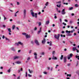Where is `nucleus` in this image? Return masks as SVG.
Returning a JSON list of instances; mask_svg holds the SVG:
<instances>
[{
  "label": "nucleus",
  "mask_w": 79,
  "mask_h": 79,
  "mask_svg": "<svg viewBox=\"0 0 79 79\" xmlns=\"http://www.w3.org/2000/svg\"><path fill=\"white\" fill-rule=\"evenodd\" d=\"M19 44L21 45H23V43H22L21 41H19L18 43H16L15 44V46H16V45H17V46H18Z\"/></svg>",
  "instance_id": "obj_1"
},
{
  "label": "nucleus",
  "mask_w": 79,
  "mask_h": 79,
  "mask_svg": "<svg viewBox=\"0 0 79 79\" xmlns=\"http://www.w3.org/2000/svg\"><path fill=\"white\" fill-rule=\"evenodd\" d=\"M60 34H58L57 36L56 35H55L54 37L56 39H57L58 40H59V37H60Z\"/></svg>",
  "instance_id": "obj_2"
},
{
  "label": "nucleus",
  "mask_w": 79,
  "mask_h": 79,
  "mask_svg": "<svg viewBox=\"0 0 79 79\" xmlns=\"http://www.w3.org/2000/svg\"><path fill=\"white\" fill-rule=\"evenodd\" d=\"M71 57H73L72 53L70 54L69 55H68L67 56V58L68 60H70V59L71 58Z\"/></svg>",
  "instance_id": "obj_3"
},
{
  "label": "nucleus",
  "mask_w": 79,
  "mask_h": 79,
  "mask_svg": "<svg viewBox=\"0 0 79 79\" xmlns=\"http://www.w3.org/2000/svg\"><path fill=\"white\" fill-rule=\"evenodd\" d=\"M26 9H24L23 10V18L25 19L26 18Z\"/></svg>",
  "instance_id": "obj_4"
},
{
  "label": "nucleus",
  "mask_w": 79,
  "mask_h": 79,
  "mask_svg": "<svg viewBox=\"0 0 79 79\" xmlns=\"http://www.w3.org/2000/svg\"><path fill=\"white\" fill-rule=\"evenodd\" d=\"M31 15L32 16V17H35V15H34V12H33V10H31Z\"/></svg>",
  "instance_id": "obj_5"
},
{
  "label": "nucleus",
  "mask_w": 79,
  "mask_h": 79,
  "mask_svg": "<svg viewBox=\"0 0 79 79\" xmlns=\"http://www.w3.org/2000/svg\"><path fill=\"white\" fill-rule=\"evenodd\" d=\"M34 42L36 44V45H40V44H39V41L37 40H35Z\"/></svg>",
  "instance_id": "obj_6"
},
{
  "label": "nucleus",
  "mask_w": 79,
  "mask_h": 79,
  "mask_svg": "<svg viewBox=\"0 0 79 79\" xmlns=\"http://www.w3.org/2000/svg\"><path fill=\"white\" fill-rule=\"evenodd\" d=\"M63 61L64 63H66V61H67V58L66 57V56H65L64 57Z\"/></svg>",
  "instance_id": "obj_7"
},
{
  "label": "nucleus",
  "mask_w": 79,
  "mask_h": 79,
  "mask_svg": "<svg viewBox=\"0 0 79 79\" xmlns=\"http://www.w3.org/2000/svg\"><path fill=\"white\" fill-rule=\"evenodd\" d=\"M66 14V12H65V8L62 10L61 11L62 15H65Z\"/></svg>",
  "instance_id": "obj_8"
},
{
  "label": "nucleus",
  "mask_w": 79,
  "mask_h": 79,
  "mask_svg": "<svg viewBox=\"0 0 79 79\" xmlns=\"http://www.w3.org/2000/svg\"><path fill=\"white\" fill-rule=\"evenodd\" d=\"M52 60H56L57 59V57L56 56H55L54 55H52Z\"/></svg>",
  "instance_id": "obj_9"
},
{
  "label": "nucleus",
  "mask_w": 79,
  "mask_h": 79,
  "mask_svg": "<svg viewBox=\"0 0 79 79\" xmlns=\"http://www.w3.org/2000/svg\"><path fill=\"white\" fill-rule=\"evenodd\" d=\"M13 60H16V59H18V58H19V56H15L13 57Z\"/></svg>",
  "instance_id": "obj_10"
},
{
  "label": "nucleus",
  "mask_w": 79,
  "mask_h": 79,
  "mask_svg": "<svg viewBox=\"0 0 79 79\" xmlns=\"http://www.w3.org/2000/svg\"><path fill=\"white\" fill-rule=\"evenodd\" d=\"M26 39H29V38H31V35H28L27 34V36H26Z\"/></svg>",
  "instance_id": "obj_11"
},
{
  "label": "nucleus",
  "mask_w": 79,
  "mask_h": 79,
  "mask_svg": "<svg viewBox=\"0 0 79 79\" xmlns=\"http://www.w3.org/2000/svg\"><path fill=\"white\" fill-rule=\"evenodd\" d=\"M45 38H44L43 40L42 41V43L44 44L45 43Z\"/></svg>",
  "instance_id": "obj_12"
},
{
  "label": "nucleus",
  "mask_w": 79,
  "mask_h": 79,
  "mask_svg": "<svg viewBox=\"0 0 79 79\" xmlns=\"http://www.w3.org/2000/svg\"><path fill=\"white\" fill-rule=\"evenodd\" d=\"M7 29L9 32H11V28H7Z\"/></svg>",
  "instance_id": "obj_13"
},
{
  "label": "nucleus",
  "mask_w": 79,
  "mask_h": 79,
  "mask_svg": "<svg viewBox=\"0 0 79 79\" xmlns=\"http://www.w3.org/2000/svg\"><path fill=\"white\" fill-rule=\"evenodd\" d=\"M72 50L73 51H75V50H77V48L76 47H73Z\"/></svg>",
  "instance_id": "obj_14"
},
{
  "label": "nucleus",
  "mask_w": 79,
  "mask_h": 79,
  "mask_svg": "<svg viewBox=\"0 0 79 79\" xmlns=\"http://www.w3.org/2000/svg\"><path fill=\"white\" fill-rule=\"evenodd\" d=\"M0 26L1 27H4V28H5V27H6V26L5 25H0Z\"/></svg>",
  "instance_id": "obj_15"
},
{
  "label": "nucleus",
  "mask_w": 79,
  "mask_h": 79,
  "mask_svg": "<svg viewBox=\"0 0 79 79\" xmlns=\"http://www.w3.org/2000/svg\"><path fill=\"white\" fill-rule=\"evenodd\" d=\"M22 35H25L26 37L27 34V33H26L23 32L22 33Z\"/></svg>",
  "instance_id": "obj_16"
},
{
  "label": "nucleus",
  "mask_w": 79,
  "mask_h": 79,
  "mask_svg": "<svg viewBox=\"0 0 79 79\" xmlns=\"http://www.w3.org/2000/svg\"><path fill=\"white\" fill-rule=\"evenodd\" d=\"M15 63H17V64H21V62L19 61H16Z\"/></svg>",
  "instance_id": "obj_17"
},
{
  "label": "nucleus",
  "mask_w": 79,
  "mask_h": 79,
  "mask_svg": "<svg viewBox=\"0 0 79 79\" xmlns=\"http://www.w3.org/2000/svg\"><path fill=\"white\" fill-rule=\"evenodd\" d=\"M65 32H66V33H68V34H70V33H71V31L66 30L65 31Z\"/></svg>",
  "instance_id": "obj_18"
},
{
  "label": "nucleus",
  "mask_w": 79,
  "mask_h": 79,
  "mask_svg": "<svg viewBox=\"0 0 79 79\" xmlns=\"http://www.w3.org/2000/svg\"><path fill=\"white\" fill-rule=\"evenodd\" d=\"M34 15L35 18H37V13H35L34 14Z\"/></svg>",
  "instance_id": "obj_19"
},
{
  "label": "nucleus",
  "mask_w": 79,
  "mask_h": 79,
  "mask_svg": "<svg viewBox=\"0 0 79 79\" xmlns=\"http://www.w3.org/2000/svg\"><path fill=\"white\" fill-rule=\"evenodd\" d=\"M73 7H69V10H73Z\"/></svg>",
  "instance_id": "obj_20"
},
{
  "label": "nucleus",
  "mask_w": 79,
  "mask_h": 79,
  "mask_svg": "<svg viewBox=\"0 0 79 79\" xmlns=\"http://www.w3.org/2000/svg\"><path fill=\"white\" fill-rule=\"evenodd\" d=\"M28 71H29V73H33V71L32 70L30 71V69H28Z\"/></svg>",
  "instance_id": "obj_21"
},
{
  "label": "nucleus",
  "mask_w": 79,
  "mask_h": 79,
  "mask_svg": "<svg viewBox=\"0 0 79 79\" xmlns=\"http://www.w3.org/2000/svg\"><path fill=\"white\" fill-rule=\"evenodd\" d=\"M75 58H76L78 60H79V56H75Z\"/></svg>",
  "instance_id": "obj_22"
},
{
  "label": "nucleus",
  "mask_w": 79,
  "mask_h": 79,
  "mask_svg": "<svg viewBox=\"0 0 79 79\" xmlns=\"http://www.w3.org/2000/svg\"><path fill=\"white\" fill-rule=\"evenodd\" d=\"M49 23H50V21H49V20H48V21H47L46 22V24H48Z\"/></svg>",
  "instance_id": "obj_23"
},
{
  "label": "nucleus",
  "mask_w": 79,
  "mask_h": 79,
  "mask_svg": "<svg viewBox=\"0 0 79 79\" xmlns=\"http://www.w3.org/2000/svg\"><path fill=\"white\" fill-rule=\"evenodd\" d=\"M56 6H57L58 8H60V7H61V4H59V5L57 4L56 5Z\"/></svg>",
  "instance_id": "obj_24"
},
{
  "label": "nucleus",
  "mask_w": 79,
  "mask_h": 79,
  "mask_svg": "<svg viewBox=\"0 0 79 79\" xmlns=\"http://www.w3.org/2000/svg\"><path fill=\"white\" fill-rule=\"evenodd\" d=\"M63 55H61L60 57V60H63Z\"/></svg>",
  "instance_id": "obj_25"
},
{
  "label": "nucleus",
  "mask_w": 79,
  "mask_h": 79,
  "mask_svg": "<svg viewBox=\"0 0 79 79\" xmlns=\"http://www.w3.org/2000/svg\"><path fill=\"white\" fill-rule=\"evenodd\" d=\"M11 67H10V69L8 70L7 72L8 73H10V72H11Z\"/></svg>",
  "instance_id": "obj_26"
},
{
  "label": "nucleus",
  "mask_w": 79,
  "mask_h": 79,
  "mask_svg": "<svg viewBox=\"0 0 79 79\" xmlns=\"http://www.w3.org/2000/svg\"><path fill=\"white\" fill-rule=\"evenodd\" d=\"M11 50H12V51H14V52H15V48H11Z\"/></svg>",
  "instance_id": "obj_27"
},
{
  "label": "nucleus",
  "mask_w": 79,
  "mask_h": 79,
  "mask_svg": "<svg viewBox=\"0 0 79 79\" xmlns=\"http://www.w3.org/2000/svg\"><path fill=\"white\" fill-rule=\"evenodd\" d=\"M25 77H27V71L26 72Z\"/></svg>",
  "instance_id": "obj_28"
},
{
  "label": "nucleus",
  "mask_w": 79,
  "mask_h": 79,
  "mask_svg": "<svg viewBox=\"0 0 79 79\" xmlns=\"http://www.w3.org/2000/svg\"><path fill=\"white\" fill-rule=\"evenodd\" d=\"M5 39H6V40H8L9 42H10V39H9L8 38L6 37Z\"/></svg>",
  "instance_id": "obj_29"
},
{
  "label": "nucleus",
  "mask_w": 79,
  "mask_h": 79,
  "mask_svg": "<svg viewBox=\"0 0 79 79\" xmlns=\"http://www.w3.org/2000/svg\"><path fill=\"white\" fill-rule=\"evenodd\" d=\"M42 24V23H41V22H39V26H40Z\"/></svg>",
  "instance_id": "obj_30"
},
{
  "label": "nucleus",
  "mask_w": 79,
  "mask_h": 79,
  "mask_svg": "<svg viewBox=\"0 0 79 79\" xmlns=\"http://www.w3.org/2000/svg\"><path fill=\"white\" fill-rule=\"evenodd\" d=\"M48 2H47L45 4V6H48Z\"/></svg>",
  "instance_id": "obj_31"
},
{
  "label": "nucleus",
  "mask_w": 79,
  "mask_h": 79,
  "mask_svg": "<svg viewBox=\"0 0 79 79\" xmlns=\"http://www.w3.org/2000/svg\"><path fill=\"white\" fill-rule=\"evenodd\" d=\"M72 35L69 34V33H68L67 36H71Z\"/></svg>",
  "instance_id": "obj_32"
},
{
  "label": "nucleus",
  "mask_w": 79,
  "mask_h": 79,
  "mask_svg": "<svg viewBox=\"0 0 79 79\" xmlns=\"http://www.w3.org/2000/svg\"><path fill=\"white\" fill-rule=\"evenodd\" d=\"M15 25H13L12 27V29L13 30V29H15Z\"/></svg>",
  "instance_id": "obj_33"
},
{
  "label": "nucleus",
  "mask_w": 79,
  "mask_h": 79,
  "mask_svg": "<svg viewBox=\"0 0 79 79\" xmlns=\"http://www.w3.org/2000/svg\"><path fill=\"white\" fill-rule=\"evenodd\" d=\"M44 54L45 53L44 52H43L42 53H41V55H44Z\"/></svg>",
  "instance_id": "obj_34"
},
{
  "label": "nucleus",
  "mask_w": 79,
  "mask_h": 79,
  "mask_svg": "<svg viewBox=\"0 0 79 79\" xmlns=\"http://www.w3.org/2000/svg\"><path fill=\"white\" fill-rule=\"evenodd\" d=\"M31 44H32V45H34V42L33 41H31Z\"/></svg>",
  "instance_id": "obj_35"
},
{
  "label": "nucleus",
  "mask_w": 79,
  "mask_h": 79,
  "mask_svg": "<svg viewBox=\"0 0 79 79\" xmlns=\"http://www.w3.org/2000/svg\"><path fill=\"white\" fill-rule=\"evenodd\" d=\"M52 41H50V44H49L50 46H52Z\"/></svg>",
  "instance_id": "obj_36"
},
{
  "label": "nucleus",
  "mask_w": 79,
  "mask_h": 79,
  "mask_svg": "<svg viewBox=\"0 0 79 79\" xmlns=\"http://www.w3.org/2000/svg\"><path fill=\"white\" fill-rule=\"evenodd\" d=\"M63 4H64V5H68V3L64 2V3H63Z\"/></svg>",
  "instance_id": "obj_37"
},
{
  "label": "nucleus",
  "mask_w": 79,
  "mask_h": 79,
  "mask_svg": "<svg viewBox=\"0 0 79 79\" xmlns=\"http://www.w3.org/2000/svg\"><path fill=\"white\" fill-rule=\"evenodd\" d=\"M28 77H32V75H30V74H28Z\"/></svg>",
  "instance_id": "obj_38"
},
{
  "label": "nucleus",
  "mask_w": 79,
  "mask_h": 79,
  "mask_svg": "<svg viewBox=\"0 0 79 79\" xmlns=\"http://www.w3.org/2000/svg\"><path fill=\"white\" fill-rule=\"evenodd\" d=\"M79 64V61H77V64L76 65V66H77Z\"/></svg>",
  "instance_id": "obj_39"
},
{
  "label": "nucleus",
  "mask_w": 79,
  "mask_h": 79,
  "mask_svg": "<svg viewBox=\"0 0 79 79\" xmlns=\"http://www.w3.org/2000/svg\"><path fill=\"white\" fill-rule=\"evenodd\" d=\"M75 7H78V4H76L75 5Z\"/></svg>",
  "instance_id": "obj_40"
},
{
  "label": "nucleus",
  "mask_w": 79,
  "mask_h": 79,
  "mask_svg": "<svg viewBox=\"0 0 79 79\" xmlns=\"http://www.w3.org/2000/svg\"><path fill=\"white\" fill-rule=\"evenodd\" d=\"M34 55H35V56H37V53L36 52H34Z\"/></svg>",
  "instance_id": "obj_41"
},
{
  "label": "nucleus",
  "mask_w": 79,
  "mask_h": 79,
  "mask_svg": "<svg viewBox=\"0 0 79 79\" xmlns=\"http://www.w3.org/2000/svg\"><path fill=\"white\" fill-rule=\"evenodd\" d=\"M43 73L44 74H47V72H46L44 71L43 72Z\"/></svg>",
  "instance_id": "obj_42"
},
{
  "label": "nucleus",
  "mask_w": 79,
  "mask_h": 79,
  "mask_svg": "<svg viewBox=\"0 0 79 79\" xmlns=\"http://www.w3.org/2000/svg\"><path fill=\"white\" fill-rule=\"evenodd\" d=\"M71 13H69L68 14V15H69V17H70V16H71Z\"/></svg>",
  "instance_id": "obj_43"
},
{
  "label": "nucleus",
  "mask_w": 79,
  "mask_h": 79,
  "mask_svg": "<svg viewBox=\"0 0 79 79\" xmlns=\"http://www.w3.org/2000/svg\"><path fill=\"white\" fill-rule=\"evenodd\" d=\"M40 32H41V31H39L37 32V34H40Z\"/></svg>",
  "instance_id": "obj_44"
},
{
  "label": "nucleus",
  "mask_w": 79,
  "mask_h": 79,
  "mask_svg": "<svg viewBox=\"0 0 79 79\" xmlns=\"http://www.w3.org/2000/svg\"><path fill=\"white\" fill-rule=\"evenodd\" d=\"M55 51H53L52 53V55H55Z\"/></svg>",
  "instance_id": "obj_45"
},
{
  "label": "nucleus",
  "mask_w": 79,
  "mask_h": 79,
  "mask_svg": "<svg viewBox=\"0 0 79 79\" xmlns=\"http://www.w3.org/2000/svg\"><path fill=\"white\" fill-rule=\"evenodd\" d=\"M35 58L36 60H37V56H35Z\"/></svg>",
  "instance_id": "obj_46"
},
{
  "label": "nucleus",
  "mask_w": 79,
  "mask_h": 79,
  "mask_svg": "<svg viewBox=\"0 0 79 79\" xmlns=\"http://www.w3.org/2000/svg\"><path fill=\"white\" fill-rule=\"evenodd\" d=\"M62 24L64 25V26H66V23H64V22H63L62 23Z\"/></svg>",
  "instance_id": "obj_47"
},
{
  "label": "nucleus",
  "mask_w": 79,
  "mask_h": 79,
  "mask_svg": "<svg viewBox=\"0 0 79 79\" xmlns=\"http://www.w3.org/2000/svg\"><path fill=\"white\" fill-rule=\"evenodd\" d=\"M73 23V22L72 20H70L69 22L70 24H72V23Z\"/></svg>",
  "instance_id": "obj_48"
},
{
  "label": "nucleus",
  "mask_w": 79,
  "mask_h": 79,
  "mask_svg": "<svg viewBox=\"0 0 79 79\" xmlns=\"http://www.w3.org/2000/svg\"><path fill=\"white\" fill-rule=\"evenodd\" d=\"M37 29V27H35V28L34 29V31H36Z\"/></svg>",
  "instance_id": "obj_49"
},
{
  "label": "nucleus",
  "mask_w": 79,
  "mask_h": 79,
  "mask_svg": "<svg viewBox=\"0 0 79 79\" xmlns=\"http://www.w3.org/2000/svg\"><path fill=\"white\" fill-rule=\"evenodd\" d=\"M4 20H6V19H7L6 17H5V15H4Z\"/></svg>",
  "instance_id": "obj_50"
},
{
  "label": "nucleus",
  "mask_w": 79,
  "mask_h": 79,
  "mask_svg": "<svg viewBox=\"0 0 79 79\" xmlns=\"http://www.w3.org/2000/svg\"><path fill=\"white\" fill-rule=\"evenodd\" d=\"M5 35H3V36H2V38L3 39H5Z\"/></svg>",
  "instance_id": "obj_51"
},
{
  "label": "nucleus",
  "mask_w": 79,
  "mask_h": 79,
  "mask_svg": "<svg viewBox=\"0 0 79 79\" xmlns=\"http://www.w3.org/2000/svg\"><path fill=\"white\" fill-rule=\"evenodd\" d=\"M64 21H65V22H68V20L66 19H65L64 20Z\"/></svg>",
  "instance_id": "obj_52"
},
{
  "label": "nucleus",
  "mask_w": 79,
  "mask_h": 79,
  "mask_svg": "<svg viewBox=\"0 0 79 79\" xmlns=\"http://www.w3.org/2000/svg\"><path fill=\"white\" fill-rule=\"evenodd\" d=\"M59 20L60 21V23H61L62 21V20H61V19H60Z\"/></svg>",
  "instance_id": "obj_53"
},
{
  "label": "nucleus",
  "mask_w": 79,
  "mask_h": 79,
  "mask_svg": "<svg viewBox=\"0 0 79 79\" xmlns=\"http://www.w3.org/2000/svg\"><path fill=\"white\" fill-rule=\"evenodd\" d=\"M17 24H20V21H17Z\"/></svg>",
  "instance_id": "obj_54"
},
{
  "label": "nucleus",
  "mask_w": 79,
  "mask_h": 79,
  "mask_svg": "<svg viewBox=\"0 0 79 79\" xmlns=\"http://www.w3.org/2000/svg\"><path fill=\"white\" fill-rule=\"evenodd\" d=\"M17 5H19V2H17Z\"/></svg>",
  "instance_id": "obj_55"
},
{
  "label": "nucleus",
  "mask_w": 79,
  "mask_h": 79,
  "mask_svg": "<svg viewBox=\"0 0 79 79\" xmlns=\"http://www.w3.org/2000/svg\"><path fill=\"white\" fill-rule=\"evenodd\" d=\"M30 59H31V58L29 57H28L27 58V60H30Z\"/></svg>",
  "instance_id": "obj_56"
},
{
  "label": "nucleus",
  "mask_w": 79,
  "mask_h": 79,
  "mask_svg": "<svg viewBox=\"0 0 79 79\" xmlns=\"http://www.w3.org/2000/svg\"><path fill=\"white\" fill-rule=\"evenodd\" d=\"M46 28L45 27L44 28V31H46Z\"/></svg>",
  "instance_id": "obj_57"
},
{
  "label": "nucleus",
  "mask_w": 79,
  "mask_h": 79,
  "mask_svg": "<svg viewBox=\"0 0 79 79\" xmlns=\"http://www.w3.org/2000/svg\"><path fill=\"white\" fill-rule=\"evenodd\" d=\"M73 35H74V36H75V35H77V34L76 33H74L73 34Z\"/></svg>",
  "instance_id": "obj_58"
},
{
  "label": "nucleus",
  "mask_w": 79,
  "mask_h": 79,
  "mask_svg": "<svg viewBox=\"0 0 79 79\" xmlns=\"http://www.w3.org/2000/svg\"><path fill=\"white\" fill-rule=\"evenodd\" d=\"M70 65H71V64H67V66H70Z\"/></svg>",
  "instance_id": "obj_59"
},
{
  "label": "nucleus",
  "mask_w": 79,
  "mask_h": 79,
  "mask_svg": "<svg viewBox=\"0 0 79 79\" xmlns=\"http://www.w3.org/2000/svg\"><path fill=\"white\" fill-rule=\"evenodd\" d=\"M64 31H62L61 32V33L62 34H64Z\"/></svg>",
  "instance_id": "obj_60"
},
{
  "label": "nucleus",
  "mask_w": 79,
  "mask_h": 79,
  "mask_svg": "<svg viewBox=\"0 0 79 79\" xmlns=\"http://www.w3.org/2000/svg\"><path fill=\"white\" fill-rule=\"evenodd\" d=\"M71 15L72 16H74V13H72V14H71Z\"/></svg>",
  "instance_id": "obj_61"
},
{
  "label": "nucleus",
  "mask_w": 79,
  "mask_h": 79,
  "mask_svg": "<svg viewBox=\"0 0 79 79\" xmlns=\"http://www.w3.org/2000/svg\"><path fill=\"white\" fill-rule=\"evenodd\" d=\"M17 79H20V76H19L18 77H17Z\"/></svg>",
  "instance_id": "obj_62"
},
{
  "label": "nucleus",
  "mask_w": 79,
  "mask_h": 79,
  "mask_svg": "<svg viewBox=\"0 0 79 79\" xmlns=\"http://www.w3.org/2000/svg\"><path fill=\"white\" fill-rule=\"evenodd\" d=\"M10 22H11V21H13V19H10Z\"/></svg>",
  "instance_id": "obj_63"
},
{
  "label": "nucleus",
  "mask_w": 79,
  "mask_h": 79,
  "mask_svg": "<svg viewBox=\"0 0 79 79\" xmlns=\"http://www.w3.org/2000/svg\"><path fill=\"white\" fill-rule=\"evenodd\" d=\"M61 1H59L58 2H57V3H61Z\"/></svg>",
  "instance_id": "obj_64"
}]
</instances>
